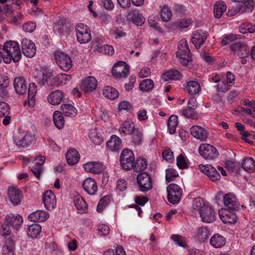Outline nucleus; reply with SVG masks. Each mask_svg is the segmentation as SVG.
I'll use <instances>...</instances> for the list:
<instances>
[{
  "label": "nucleus",
  "instance_id": "51",
  "mask_svg": "<svg viewBox=\"0 0 255 255\" xmlns=\"http://www.w3.org/2000/svg\"><path fill=\"white\" fill-rule=\"evenodd\" d=\"M172 16L171 11L168 6H163L160 12V16L162 20L164 22H168L171 19Z\"/></svg>",
  "mask_w": 255,
  "mask_h": 255
},
{
  "label": "nucleus",
  "instance_id": "61",
  "mask_svg": "<svg viewBox=\"0 0 255 255\" xmlns=\"http://www.w3.org/2000/svg\"><path fill=\"white\" fill-rule=\"evenodd\" d=\"M11 233V229L8 224L4 222V223L0 224V235L8 236Z\"/></svg>",
  "mask_w": 255,
  "mask_h": 255
},
{
  "label": "nucleus",
  "instance_id": "24",
  "mask_svg": "<svg viewBox=\"0 0 255 255\" xmlns=\"http://www.w3.org/2000/svg\"><path fill=\"white\" fill-rule=\"evenodd\" d=\"M127 19L137 26H141L144 22V18L142 14L135 10H130L128 12Z\"/></svg>",
  "mask_w": 255,
  "mask_h": 255
},
{
  "label": "nucleus",
  "instance_id": "41",
  "mask_svg": "<svg viewBox=\"0 0 255 255\" xmlns=\"http://www.w3.org/2000/svg\"><path fill=\"white\" fill-rule=\"evenodd\" d=\"M103 95L108 99L114 100L118 97L119 92L111 86H105L103 90Z\"/></svg>",
  "mask_w": 255,
  "mask_h": 255
},
{
  "label": "nucleus",
  "instance_id": "29",
  "mask_svg": "<svg viewBox=\"0 0 255 255\" xmlns=\"http://www.w3.org/2000/svg\"><path fill=\"white\" fill-rule=\"evenodd\" d=\"M64 98V93L60 90H56L51 92L48 96L47 100L52 105H59Z\"/></svg>",
  "mask_w": 255,
  "mask_h": 255
},
{
  "label": "nucleus",
  "instance_id": "13",
  "mask_svg": "<svg viewBox=\"0 0 255 255\" xmlns=\"http://www.w3.org/2000/svg\"><path fill=\"white\" fill-rule=\"evenodd\" d=\"M200 217L203 222L210 223L215 222L217 219V213L214 209L208 205L202 209L200 213Z\"/></svg>",
  "mask_w": 255,
  "mask_h": 255
},
{
  "label": "nucleus",
  "instance_id": "39",
  "mask_svg": "<svg viewBox=\"0 0 255 255\" xmlns=\"http://www.w3.org/2000/svg\"><path fill=\"white\" fill-rule=\"evenodd\" d=\"M60 108L66 117H74L77 114L76 109L71 104H63Z\"/></svg>",
  "mask_w": 255,
  "mask_h": 255
},
{
  "label": "nucleus",
  "instance_id": "4",
  "mask_svg": "<svg viewBox=\"0 0 255 255\" xmlns=\"http://www.w3.org/2000/svg\"><path fill=\"white\" fill-rule=\"evenodd\" d=\"M134 161L135 158L133 151L129 148L124 149L120 158L122 168L127 171L131 170L132 169Z\"/></svg>",
  "mask_w": 255,
  "mask_h": 255
},
{
  "label": "nucleus",
  "instance_id": "53",
  "mask_svg": "<svg viewBox=\"0 0 255 255\" xmlns=\"http://www.w3.org/2000/svg\"><path fill=\"white\" fill-rule=\"evenodd\" d=\"M14 248V244L12 240H9L8 243L2 248L3 255H14L13 250Z\"/></svg>",
  "mask_w": 255,
  "mask_h": 255
},
{
  "label": "nucleus",
  "instance_id": "54",
  "mask_svg": "<svg viewBox=\"0 0 255 255\" xmlns=\"http://www.w3.org/2000/svg\"><path fill=\"white\" fill-rule=\"evenodd\" d=\"M182 115L186 118L192 119H198L199 115L194 110L187 107L182 110Z\"/></svg>",
  "mask_w": 255,
  "mask_h": 255
},
{
  "label": "nucleus",
  "instance_id": "59",
  "mask_svg": "<svg viewBox=\"0 0 255 255\" xmlns=\"http://www.w3.org/2000/svg\"><path fill=\"white\" fill-rule=\"evenodd\" d=\"M176 164L180 169H184L188 167L186 159L182 154H180L177 156L176 158Z\"/></svg>",
  "mask_w": 255,
  "mask_h": 255
},
{
  "label": "nucleus",
  "instance_id": "27",
  "mask_svg": "<svg viewBox=\"0 0 255 255\" xmlns=\"http://www.w3.org/2000/svg\"><path fill=\"white\" fill-rule=\"evenodd\" d=\"M53 76L52 71L48 68H43L36 76V81L41 85L48 82V79Z\"/></svg>",
  "mask_w": 255,
  "mask_h": 255
},
{
  "label": "nucleus",
  "instance_id": "26",
  "mask_svg": "<svg viewBox=\"0 0 255 255\" xmlns=\"http://www.w3.org/2000/svg\"><path fill=\"white\" fill-rule=\"evenodd\" d=\"M48 218V213L43 210H37L28 216V219L33 222H44Z\"/></svg>",
  "mask_w": 255,
  "mask_h": 255
},
{
  "label": "nucleus",
  "instance_id": "50",
  "mask_svg": "<svg viewBox=\"0 0 255 255\" xmlns=\"http://www.w3.org/2000/svg\"><path fill=\"white\" fill-rule=\"evenodd\" d=\"M154 87V83L151 79H145L143 80L139 85V88L142 91H149Z\"/></svg>",
  "mask_w": 255,
  "mask_h": 255
},
{
  "label": "nucleus",
  "instance_id": "36",
  "mask_svg": "<svg viewBox=\"0 0 255 255\" xmlns=\"http://www.w3.org/2000/svg\"><path fill=\"white\" fill-rule=\"evenodd\" d=\"M182 74L179 71L172 69L165 72L162 78L164 81H167L170 80H179L182 79Z\"/></svg>",
  "mask_w": 255,
  "mask_h": 255
},
{
  "label": "nucleus",
  "instance_id": "28",
  "mask_svg": "<svg viewBox=\"0 0 255 255\" xmlns=\"http://www.w3.org/2000/svg\"><path fill=\"white\" fill-rule=\"evenodd\" d=\"M121 139L116 135L111 136L110 139L107 142V147L113 151L119 150L122 147Z\"/></svg>",
  "mask_w": 255,
  "mask_h": 255
},
{
  "label": "nucleus",
  "instance_id": "19",
  "mask_svg": "<svg viewBox=\"0 0 255 255\" xmlns=\"http://www.w3.org/2000/svg\"><path fill=\"white\" fill-rule=\"evenodd\" d=\"M43 202L48 210L55 208L56 205V197L51 190H47L43 197Z\"/></svg>",
  "mask_w": 255,
  "mask_h": 255
},
{
  "label": "nucleus",
  "instance_id": "40",
  "mask_svg": "<svg viewBox=\"0 0 255 255\" xmlns=\"http://www.w3.org/2000/svg\"><path fill=\"white\" fill-rule=\"evenodd\" d=\"M227 6L223 1H217L214 7V14L216 18H220L226 10Z\"/></svg>",
  "mask_w": 255,
  "mask_h": 255
},
{
  "label": "nucleus",
  "instance_id": "15",
  "mask_svg": "<svg viewBox=\"0 0 255 255\" xmlns=\"http://www.w3.org/2000/svg\"><path fill=\"white\" fill-rule=\"evenodd\" d=\"M21 48L23 54L27 57H33L36 54V47L32 41L25 38L21 41Z\"/></svg>",
  "mask_w": 255,
  "mask_h": 255
},
{
  "label": "nucleus",
  "instance_id": "52",
  "mask_svg": "<svg viewBox=\"0 0 255 255\" xmlns=\"http://www.w3.org/2000/svg\"><path fill=\"white\" fill-rule=\"evenodd\" d=\"M54 28L58 31L60 35L64 34L68 30L67 24L64 19L59 20L54 25Z\"/></svg>",
  "mask_w": 255,
  "mask_h": 255
},
{
  "label": "nucleus",
  "instance_id": "10",
  "mask_svg": "<svg viewBox=\"0 0 255 255\" xmlns=\"http://www.w3.org/2000/svg\"><path fill=\"white\" fill-rule=\"evenodd\" d=\"M54 58L57 64L63 71H68L72 67L71 59L66 53L56 51L54 53Z\"/></svg>",
  "mask_w": 255,
  "mask_h": 255
},
{
  "label": "nucleus",
  "instance_id": "47",
  "mask_svg": "<svg viewBox=\"0 0 255 255\" xmlns=\"http://www.w3.org/2000/svg\"><path fill=\"white\" fill-rule=\"evenodd\" d=\"M193 21L190 19H182L174 22H173L171 25V28L174 29L180 28H187L189 25L192 23Z\"/></svg>",
  "mask_w": 255,
  "mask_h": 255
},
{
  "label": "nucleus",
  "instance_id": "44",
  "mask_svg": "<svg viewBox=\"0 0 255 255\" xmlns=\"http://www.w3.org/2000/svg\"><path fill=\"white\" fill-rule=\"evenodd\" d=\"M53 118L55 126L59 129H62L64 126V119L62 113L59 111L54 112Z\"/></svg>",
  "mask_w": 255,
  "mask_h": 255
},
{
  "label": "nucleus",
  "instance_id": "37",
  "mask_svg": "<svg viewBox=\"0 0 255 255\" xmlns=\"http://www.w3.org/2000/svg\"><path fill=\"white\" fill-rule=\"evenodd\" d=\"M74 203L76 207L78 213L83 214L87 212L88 209V205L84 200L83 198L80 196L75 197L74 199Z\"/></svg>",
  "mask_w": 255,
  "mask_h": 255
},
{
  "label": "nucleus",
  "instance_id": "31",
  "mask_svg": "<svg viewBox=\"0 0 255 255\" xmlns=\"http://www.w3.org/2000/svg\"><path fill=\"white\" fill-rule=\"evenodd\" d=\"M134 125L131 121L128 120L124 122L119 129L121 135H127L131 134L132 132L135 129Z\"/></svg>",
  "mask_w": 255,
  "mask_h": 255
},
{
  "label": "nucleus",
  "instance_id": "5",
  "mask_svg": "<svg viewBox=\"0 0 255 255\" xmlns=\"http://www.w3.org/2000/svg\"><path fill=\"white\" fill-rule=\"evenodd\" d=\"M231 53L234 56L239 58L248 57L249 49L247 44L239 41L233 43L230 46Z\"/></svg>",
  "mask_w": 255,
  "mask_h": 255
},
{
  "label": "nucleus",
  "instance_id": "22",
  "mask_svg": "<svg viewBox=\"0 0 255 255\" xmlns=\"http://www.w3.org/2000/svg\"><path fill=\"white\" fill-rule=\"evenodd\" d=\"M84 190L90 195H94L98 191V185L96 181L92 178H86L83 182Z\"/></svg>",
  "mask_w": 255,
  "mask_h": 255
},
{
  "label": "nucleus",
  "instance_id": "21",
  "mask_svg": "<svg viewBox=\"0 0 255 255\" xmlns=\"http://www.w3.org/2000/svg\"><path fill=\"white\" fill-rule=\"evenodd\" d=\"M223 202L226 209L236 210L238 208V203L234 194L229 193L223 196Z\"/></svg>",
  "mask_w": 255,
  "mask_h": 255
},
{
  "label": "nucleus",
  "instance_id": "62",
  "mask_svg": "<svg viewBox=\"0 0 255 255\" xmlns=\"http://www.w3.org/2000/svg\"><path fill=\"white\" fill-rule=\"evenodd\" d=\"M36 26L35 22H27L22 24V28L25 32L31 33L34 31Z\"/></svg>",
  "mask_w": 255,
  "mask_h": 255
},
{
  "label": "nucleus",
  "instance_id": "38",
  "mask_svg": "<svg viewBox=\"0 0 255 255\" xmlns=\"http://www.w3.org/2000/svg\"><path fill=\"white\" fill-rule=\"evenodd\" d=\"M210 235V229L207 227H201L197 229L196 237L200 242H204Z\"/></svg>",
  "mask_w": 255,
  "mask_h": 255
},
{
  "label": "nucleus",
  "instance_id": "63",
  "mask_svg": "<svg viewBox=\"0 0 255 255\" xmlns=\"http://www.w3.org/2000/svg\"><path fill=\"white\" fill-rule=\"evenodd\" d=\"M162 157L165 160L171 162L174 159L173 153L170 148H165L162 151Z\"/></svg>",
  "mask_w": 255,
  "mask_h": 255
},
{
  "label": "nucleus",
  "instance_id": "14",
  "mask_svg": "<svg viewBox=\"0 0 255 255\" xmlns=\"http://www.w3.org/2000/svg\"><path fill=\"white\" fill-rule=\"evenodd\" d=\"M234 211L226 209L219 211V215L224 223L231 224L236 222L237 217L234 213Z\"/></svg>",
  "mask_w": 255,
  "mask_h": 255
},
{
  "label": "nucleus",
  "instance_id": "25",
  "mask_svg": "<svg viewBox=\"0 0 255 255\" xmlns=\"http://www.w3.org/2000/svg\"><path fill=\"white\" fill-rule=\"evenodd\" d=\"M13 86L16 93L19 95L26 93L27 84L23 77H15L13 81Z\"/></svg>",
  "mask_w": 255,
  "mask_h": 255
},
{
  "label": "nucleus",
  "instance_id": "8",
  "mask_svg": "<svg viewBox=\"0 0 255 255\" xmlns=\"http://www.w3.org/2000/svg\"><path fill=\"white\" fill-rule=\"evenodd\" d=\"M76 37L78 41L81 44H86L91 40V30L89 27L83 23L76 26Z\"/></svg>",
  "mask_w": 255,
  "mask_h": 255
},
{
  "label": "nucleus",
  "instance_id": "42",
  "mask_svg": "<svg viewBox=\"0 0 255 255\" xmlns=\"http://www.w3.org/2000/svg\"><path fill=\"white\" fill-rule=\"evenodd\" d=\"M242 167L246 171L252 173L255 171V160L252 157H247L244 159Z\"/></svg>",
  "mask_w": 255,
  "mask_h": 255
},
{
  "label": "nucleus",
  "instance_id": "46",
  "mask_svg": "<svg viewBox=\"0 0 255 255\" xmlns=\"http://www.w3.org/2000/svg\"><path fill=\"white\" fill-rule=\"evenodd\" d=\"M208 205L202 198L198 197L194 199L192 204V208L195 211H198L200 214L202 209L205 208V207Z\"/></svg>",
  "mask_w": 255,
  "mask_h": 255
},
{
  "label": "nucleus",
  "instance_id": "30",
  "mask_svg": "<svg viewBox=\"0 0 255 255\" xmlns=\"http://www.w3.org/2000/svg\"><path fill=\"white\" fill-rule=\"evenodd\" d=\"M207 38V35L203 31H196L193 34L192 41L196 48L199 49L205 43Z\"/></svg>",
  "mask_w": 255,
  "mask_h": 255
},
{
  "label": "nucleus",
  "instance_id": "33",
  "mask_svg": "<svg viewBox=\"0 0 255 255\" xmlns=\"http://www.w3.org/2000/svg\"><path fill=\"white\" fill-rule=\"evenodd\" d=\"M66 158L68 164L73 165L78 162L80 159V154L77 150L72 148L67 151L66 154Z\"/></svg>",
  "mask_w": 255,
  "mask_h": 255
},
{
  "label": "nucleus",
  "instance_id": "3",
  "mask_svg": "<svg viewBox=\"0 0 255 255\" xmlns=\"http://www.w3.org/2000/svg\"><path fill=\"white\" fill-rule=\"evenodd\" d=\"M176 55L184 65H187L188 62L191 61V53L186 40L182 39L179 41Z\"/></svg>",
  "mask_w": 255,
  "mask_h": 255
},
{
  "label": "nucleus",
  "instance_id": "6",
  "mask_svg": "<svg viewBox=\"0 0 255 255\" xmlns=\"http://www.w3.org/2000/svg\"><path fill=\"white\" fill-rule=\"evenodd\" d=\"M167 199L169 203L172 204H178L182 195V190L180 187L176 184H170L167 187Z\"/></svg>",
  "mask_w": 255,
  "mask_h": 255
},
{
  "label": "nucleus",
  "instance_id": "35",
  "mask_svg": "<svg viewBox=\"0 0 255 255\" xmlns=\"http://www.w3.org/2000/svg\"><path fill=\"white\" fill-rule=\"evenodd\" d=\"M226 243V238L219 234L213 235L210 240V245L215 248H221L224 246Z\"/></svg>",
  "mask_w": 255,
  "mask_h": 255
},
{
  "label": "nucleus",
  "instance_id": "57",
  "mask_svg": "<svg viewBox=\"0 0 255 255\" xmlns=\"http://www.w3.org/2000/svg\"><path fill=\"white\" fill-rule=\"evenodd\" d=\"M110 202V196L106 195L104 196L99 201L97 208V211L98 212H102L104 209V208L109 204Z\"/></svg>",
  "mask_w": 255,
  "mask_h": 255
},
{
  "label": "nucleus",
  "instance_id": "7",
  "mask_svg": "<svg viewBox=\"0 0 255 255\" xmlns=\"http://www.w3.org/2000/svg\"><path fill=\"white\" fill-rule=\"evenodd\" d=\"M200 154L207 160H213L218 158L219 152L214 146L203 143L199 148Z\"/></svg>",
  "mask_w": 255,
  "mask_h": 255
},
{
  "label": "nucleus",
  "instance_id": "58",
  "mask_svg": "<svg viewBox=\"0 0 255 255\" xmlns=\"http://www.w3.org/2000/svg\"><path fill=\"white\" fill-rule=\"evenodd\" d=\"M177 176H178V173L175 169L170 168L166 170L165 178L166 181L170 182Z\"/></svg>",
  "mask_w": 255,
  "mask_h": 255
},
{
  "label": "nucleus",
  "instance_id": "34",
  "mask_svg": "<svg viewBox=\"0 0 255 255\" xmlns=\"http://www.w3.org/2000/svg\"><path fill=\"white\" fill-rule=\"evenodd\" d=\"M37 86L34 83L29 85L28 91V104L29 106L33 107L35 104V97L37 93Z\"/></svg>",
  "mask_w": 255,
  "mask_h": 255
},
{
  "label": "nucleus",
  "instance_id": "32",
  "mask_svg": "<svg viewBox=\"0 0 255 255\" xmlns=\"http://www.w3.org/2000/svg\"><path fill=\"white\" fill-rule=\"evenodd\" d=\"M184 89L189 94L193 95L197 94L200 92L201 87L197 81L192 80L186 83Z\"/></svg>",
  "mask_w": 255,
  "mask_h": 255
},
{
  "label": "nucleus",
  "instance_id": "18",
  "mask_svg": "<svg viewBox=\"0 0 255 255\" xmlns=\"http://www.w3.org/2000/svg\"><path fill=\"white\" fill-rule=\"evenodd\" d=\"M190 130L192 136L202 141H206L208 138V131L200 126H193L190 128Z\"/></svg>",
  "mask_w": 255,
  "mask_h": 255
},
{
  "label": "nucleus",
  "instance_id": "49",
  "mask_svg": "<svg viewBox=\"0 0 255 255\" xmlns=\"http://www.w3.org/2000/svg\"><path fill=\"white\" fill-rule=\"evenodd\" d=\"M29 235L32 238H35L38 235L41 231V227L38 224H32L28 228Z\"/></svg>",
  "mask_w": 255,
  "mask_h": 255
},
{
  "label": "nucleus",
  "instance_id": "9",
  "mask_svg": "<svg viewBox=\"0 0 255 255\" xmlns=\"http://www.w3.org/2000/svg\"><path fill=\"white\" fill-rule=\"evenodd\" d=\"M136 181L139 190L142 192H146L152 188L151 177L145 172L139 173L137 176Z\"/></svg>",
  "mask_w": 255,
  "mask_h": 255
},
{
  "label": "nucleus",
  "instance_id": "11",
  "mask_svg": "<svg viewBox=\"0 0 255 255\" xmlns=\"http://www.w3.org/2000/svg\"><path fill=\"white\" fill-rule=\"evenodd\" d=\"M129 73V67L128 64L123 61L115 63L112 69V74L116 78H125Z\"/></svg>",
  "mask_w": 255,
  "mask_h": 255
},
{
  "label": "nucleus",
  "instance_id": "56",
  "mask_svg": "<svg viewBox=\"0 0 255 255\" xmlns=\"http://www.w3.org/2000/svg\"><path fill=\"white\" fill-rule=\"evenodd\" d=\"M178 246L185 248L187 247V244L183 237L178 235H173L170 237Z\"/></svg>",
  "mask_w": 255,
  "mask_h": 255
},
{
  "label": "nucleus",
  "instance_id": "16",
  "mask_svg": "<svg viewBox=\"0 0 255 255\" xmlns=\"http://www.w3.org/2000/svg\"><path fill=\"white\" fill-rule=\"evenodd\" d=\"M199 167L201 171L207 175L212 181L216 182L220 180V174L215 167L211 165L206 166L203 165H200Z\"/></svg>",
  "mask_w": 255,
  "mask_h": 255
},
{
  "label": "nucleus",
  "instance_id": "43",
  "mask_svg": "<svg viewBox=\"0 0 255 255\" xmlns=\"http://www.w3.org/2000/svg\"><path fill=\"white\" fill-rule=\"evenodd\" d=\"M147 166V161L144 158H137L133 162V170L136 172H139L144 170Z\"/></svg>",
  "mask_w": 255,
  "mask_h": 255
},
{
  "label": "nucleus",
  "instance_id": "12",
  "mask_svg": "<svg viewBox=\"0 0 255 255\" xmlns=\"http://www.w3.org/2000/svg\"><path fill=\"white\" fill-rule=\"evenodd\" d=\"M7 195L9 201L14 206L20 205L23 199L22 191L17 187H9Z\"/></svg>",
  "mask_w": 255,
  "mask_h": 255
},
{
  "label": "nucleus",
  "instance_id": "17",
  "mask_svg": "<svg viewBox=\"0 0 255 255\" xmlns=\"http://www.w3.org/2000/svg\"><path fill=\"white\" fill-rule=\"evenodd\" d=\"M4 222L14 229L18 230L23 223V219L19 214L10 213L5 217Z\"/></svg>",
  "mask_w": 255,
  "mask_h": 255
},
{
  "label": "nucleus",
  "instance_id": "23",
  "mask_svg": "<svg viewBox=\"0 0 255 255\" xmlns=\"http://www.w3.org/2000/svg\"><path fill=\"white\" fill-rule=\"evenodd\" d=\"M85 171L93 174H99L104 169L103 164L99 162H89L83 165Z\"/></svg>",
  "mask_w": 255,
  "mask_h": 255
},
{
  "label": "nucleus",
  "instance_id": "45",
  "mask_svg": "<svg viewBox=\"0 0 255 255\" xmlns=\"http://www.w3.org/2000/svg\"><path fill=\"white\" fill-rule=\"evenodd\" d=\"M178 123V118L176 115H172L169 117L167 122V127L170 134L175 133Z\"/></svg>",
  "mask_w": 255,
  "mask_h": 255
},
{
  "label": "nucleus",
  "instance_id": "64",
  "mask_svg": "<svg viewBox=\"0 0 255 255\" xmlns=\"http://www.w3.org/2000/svg\"><path fill=\"white\" fill-rule=\"evenodd\" d=\"M119 110L120 111L126 110L130 111L132 110V107L130 103L128 101H123L119 104Z\"/></svg>",
  "mask_w": 255,
  "mask_h": 255
},
{
  "label": "nucleus",
  "instance_id": "48",
  "mask_svg": "<svg viewBox=\"0 0 255 255\" xmlns=\"http://www.w3.org/2000/svg\"><path fill=\"white\" fill-rule=\"evenodd\" d=\"M239 28L240 31L243 34L255 32V25L249 22L242 23Z\"/></svg>",
  "mask_w": 255,
  "mask_h": 255
},
{
  "label": "nucleus",
  "instance_id": "2",
  "mask_svg": "<svg viewBox=\"0 0 255 255\" xmlns=\"http://www.w3.org/2000/svg\"><path fill=\"white\" fill-rule=\"evenodd\" d=\"M15 144L19 147H27L33 144L35 140V134L30 131H23L15 134L13 137Z\"/></svg>",
  "mask_w": 255,
  "mask_h": 255
},
{
  "label": "nucleus",
  "instance_id": "20",
  "mask_svg": "<svg viewBox=\"0 0 255 255\" xmlns=\"http://www.w3.org/2000/svg\"><path fill=\"white\" fill-rule=\"evenodd\" d=\"M97 81L93 76H89L81 81V88L85 92H91L97 86Z\"/></svg>",
  "mask_w": 255,
  "mask_h": 255
},
{
  "label": "nucleus",
  "instance_id": "1",
  "mask_svg": "<svg viewBox=\"0 0 255 255\" xmlns=\"http://www.w3.org/2000/svg\"><path fill=\"white\" fill-rule=\"evenodd\" d=\"M2 50L3 51L5 56L4 62L6 64L10 63L11 61L17 62L21 58L20 46L16 41H8L5 42L2 46Z\"/></svg>",
  "mask_w": 255,
  "mask_h": 255
},
{
  "label": "nucleus",
  "instance_id": "60",
  "mask_svg": "<svg viewBox=\"0 0 255 255\" xmlns=\"http://www.w3.org/2000/svg\"><path fill=\"white\" fill-rule=\"evenodd\" d=\"M9 110V106L7 103L0 102V117L8 115Z\"/></svg>",
  "mask_w": 255,
  "mask_h": 255
},
{
  "label": "nucleus",
  "instance_id": "55",
  "mask_svg": "<svg viewBox=\"0 0 255 255\" xmlns=\"http://www.w3.org/2000/svg\"><path fill=\"white\" fill-rule=\"evenodd\" d=\"M132 142L139 145L142 140V133L139 129H135L131 133Z\"/></svg>",
  "mask_w": 255,
  "mask_h": 255
}]
</instances>
